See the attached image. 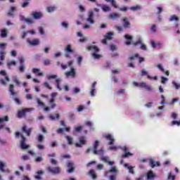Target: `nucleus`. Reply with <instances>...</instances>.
<instances>
[{
  "label": "nucleus",
  "instance_id": "51",
  "mask_svg": "<svg viewBox=\"0 0 180 180\" xmlns=\"http://www.w3.org/2000/svg\"><path fill=\"white\" fill-rule=\"evenodd\" d=\"M29 1H25L22 4L21 6L22 8H27V6H29Z\"/></svg>",
  "mask_w": 180,
  "mask_h": 180
},
{
  "label": "nucleus",
  "instance_id": "38",
  "mask_svg": "<svg viewBox=\"0 0 180 180\" xmlns=\"http://www.w3.org/2000/svg\"><path fill=\"white\" fill-rule=\"evenodd\" d=\"M110 18L112 19H117V18H120V15L117 13H113L110 15Z\"/></svg>",
  "mask_w": 180,
  "mask_h": 180
},
{
  "label": "nucleus",
  "instance_id": "15",
  "mask_svg": "<svg viewBox=\"0 0 180 180\" xmlns=\"http://www.w3.org/2000/svg\"><path fill=\"white\" fill-rule=\"evenodd\" d=\"M133 46H134L135 47L136 46H139V44H141V50H143L146 51V50H147V46L143 44V41L141 40V39H139L138 41H136V42H132Z\"/></svg>",
  "mask_w": 180,
  "mask_h": 180
},
{
  "label": "nucleus",
  "instance_id": "30",
  "mask_svg": "<svg viewBox=\"0 0 180 180\" xmlns=\"http://www.w3.org/2000/svg\"><path fill=\"white\" fill-rule=\"evenodd\" d=\"M89 175L93 178L94 179H96L98 178V176H96V174L95 173V170L91 169L89 172Z\"/></svg>",
  "mask_w": 180,
  "mask_h": 180
},
{
  "label": "nucleus",
  "instance_id": "4",
  "mask_svg": "<svg viewBox=\"0 0 180 180\" xmlns=\"http://www.w3.org/2000/svg\"><path fill=\"white\" fill-rule=\"evenodd\" d=\"M46 171L49 172V174H53V175H58L61 172V167H51L49 166L46 167Z\"/></svg>",
  "mask_w": 180,
  "mask_h": 180
},
{
  "label": "nucleus",
  "instance_id": "13",
  "mask_svg": "<svg viewBox=\"0 0 180 180\" xmlns=\"http://www.w3.org/2000/svg\"><path fill=\"white\" fill-rule=\"evenodd\" d=\"M121 150L124 153L122 155V158H127V157H131V155H133L130 152H129V148L127 146H124L121 148Z\"/></svg>",
  "mask_w": 180,
  "mask_h": 180
},
{
  "label": "nucleus",
  "instance_id": "57",
  "mask_svg": "<svg viewBox=\"0 0 180 180\" xmlns=\"http://www.w3.org/2000/svg\"><path fill=\"white\" fill-rule=\"evenodd\" d=\"M84 109V105H79L77 108V112H82Z\"/></svg>",
  "mask_w": 180,
  "mask_h": 180
},
{
  "label": "nucleus",
  "instance_id": "45",
  "mask_svg": "<svg viewBox=\"0 0 180 180\" xmlns=\"http://www.w3.org/2000/svg\"><path fill=\"white\" fill-rule=\"evenodd\" d=\"M50 64H51V60L49 59H45L44 60V65H50Z\"/></svg>",
  "mask_w": 180,
  "mask_h": 180
},
{
  "label": "nucleus",
  "instance_id": "63",
  "mask_svg": "<svg viewBox=\"0 0 180 180\" xmlns=\"http://www.w3.org/2000/svg\"><path fill=\"white\" fill-rule=\"evenodd\" d=\"M161 79H162V84H165V82L168 81V78L164 77H162Z\"/></svg>",
  "mask_w": 180,
  "mask_h": 180
},
{
  "label": "nucleus",
  "instance_id": "7",
  "mask_svg": "<svg viewBox=\"0 0 180 180\" xmlns=\"http://www.w3.org/2000/svg\"><path fill=\"white\" fill-rule=\"evenodd\" d=\"M133 85H134V86H137L139 88H144L145 89H146V91H152L153 90L151 86L148 85V84L146 82L139 83L137 82H133Z\"/></svg>",
  "mask_w": 180,
  "mask_h": 180
},
{
  "label": "nucleus",
  "instance_id": "33",
  "mask_svg": "<svg viewBox=\"0 0 180 180\" xmlns=\"http://www.w3.org/2000/svg\"><path fill=\"white\" fill-rule=\"evenodd\" d=\"M129 9L134 12L136 11H140V9H141V7L139 5H136V6L130 7Z\"/></svg>",
  "mask_w": 180,
  "mask_h": 180
},
{
  "label": "nucleus",
  "instance_id": "60",
  "mask_svg": "<svg viewBox=\"0 0 180 180\" xmlns=\"http://www.w3.org/2000/svg\"><path fill=\"white\" fill-rule=\"evenodd\" d=\"M41 161H43V158H41V157H37V158L35 159V162H41Z\"/></svg>",
  "mask_w": 180,
  "mask_h": 180
},
{
  "label": "nucleus",
  "instance_id": "29",
  "mask_svg": "<svg viewBox=\"0 0 180 180\" xmlns=\"http://www.w3.org/2000/svg\"><path fill=\"white\" fill-rule=\"evenodd\" d=\"M49 119L51 120H56L57 119L58 120L60 119V114H54L49 116Z\"/></svg>",
  "mask_w": 180,
  "mask_h": 180
},
{
  "label": "nucleus",
  "instance_id": "25",
  "mask_svg": "<svg viewBox=\"0 0 180 180\" xmlns=\"http://www.w3.org/2000/svg\"><path fill=\"white\" fill-rule=\"evenodd\" d=\"M124 37L128 40L125 42V44H127V46H130V44H131V41H133V37L129 34H125Z\"/></svg>",
  "mask_w": 180,
  "mask_h": 180
},
{
  "label": "nucleus",
  "instance_id": "34",
  "mask_svg": "<svg viewBox=\"0 0 180 180\" xmlns=\"http://www.w3.org/2000/svg\"><path fill=\"white\" fill-rule=\"evenodd\" d=\"M8 36V32L5 29H3L1 30V37L5 38L7 37Z\"/></svg>",
  "mask_w": 180,
  "mask_h": 180
},
{
  "label": "nucleus",
  "instance_id": "17",
  "mask_svg": "<svg viewBox=\"0 0 180 180\" xmlns=\"http://www.w3.org/2000/svg\"><path fill=\"white\" fill-rule=\"evenodd\" d=\"M33 131V128H29L27 129V126L23 125L22 127V133H25L26 136L30 137V136L32 134V131Z\"/></svg>",
  "mask_w": 180,
  "mask_h": 180
},
{
  "label": "nucleus",
  "instance_id": "49",
  "mask_svg": "<svg viewBox=\"0 0 180 180\" xmlns=\"http://www.w3.org/2000/svg\"><path fill=\"white\" fill-rule=\"evenodd\" d=\"M158 68H159V70H160V71H162V72H165V69H164V68L162 67V65L161 64L158 65Z\"/></svg>",
  "mask_w": 180,
  "mask_h": 180
},
{
  "label": "nucleus",
  "instance_id": "26",
  "mask_svg": "<svg viewBox=\"0 0 180 180\" xmlns=\"http://www.w3.org/2000/svg\"><path fill=\"white\" fill-rule=\"evenodd\" d=\"M40 175H44V172L43 170H39L37 172V175L34 176V178L37 180H41V176Z\"/></svg>",
  "mask_w": 180,
  "mask_h": 180
},
{
  "label": "nucleus",
  "instance_id": "47",
  "mask_svg": "<svg viewBox=\"0 0 180 180\" xmlns=\"http://www.w3.org/2000/svg\"><path fill=\"white\" fill-rule=\"evenodd\" d=\"M172 84L174 85L176 89H180V85L177 84L176 82H172Z\"/></svg>",
  "mask_w": 180,
  "mask_h": 180
},
{
  "label": "nucleus",
  "instance_id": "9",
  "mask_svg": "<svg viewBox=\"0 0 180 180\" xmlns=\"http://www.w3.org/2000/svg\"><path fill=\"white\" fill-rule=\"evenodd\" d=\"M32 110L31 108H24L22 110H18L17 116L18 119H22V117H26V114Z\"/></svg>",
  "mask_w": 180,
  "mask_h": 180
},
{
  "label": "nucleus",
  "instance_id": "48",
  "mask_svg": "<svg viewBox=\"0 0 180 180\" xmlns=\"http://www.w3.org/2000/svg\"><path fill=\"white\" fill-rule=\"evenodd\" d=\"M60 157L63 159H65V158L70 159V158H71V156L70 155H68V154L61 155Z\"/></svg>",
  "mask_w": 180,
  "mask_h": 180
},
{
  "label": "nucleus",
  "instance_id": "31",
  "mask_svg": "<svg viewBox=\"0 0 180 180\" xmlns=\"http://www.w3.org/2000/svg\"><path fill=\"white\" fill-rule=\"evenodd\" d=\"M170 22H174L175 20L176 22H179V18H178L176 15H172L169 18Z\"/></svg>",
  "mask_w": 180,
  "mask_h": 180
},
{
  "label": "nucleus",
  "instance_id": "23",
  "mask_svg": "<svg viewBox=\"0 0 180 180\" xmlns=\"http://www.w3.org/2000/svg\"><path fill=\"white\" fill-rule=\"evenodd\" d=\"M149 165L151 167V168H154L155 167H160V162L154 161L153 159L149 160Z\"/></svg>",
  "mask_w": 180,
  "mask_h": 180
},
{
  "label": "nucleus",
  "instance_id": "2",
  "mask_svg": "<svg viewBox=\"0 0 180 180\" xmlns=\"http://www.w3.org/2000/svg\"><path fill=\"white\" fill-rule=\"evenodd\" d=\"M8 91L11 95V96H13L14 101L15 102V103H17V105H22V102H20V100L18 98H16L18 96V92L15 91V86H13V84H10L9 87H8Z\"/></svg>",
  "mask_w": 180,
  "mask_h": 180
},
{
  "label": "nucleus",
  "instance_id": "37",
  "mask_svg": "<svg viewBox=\"0 0 180 180\" xmlns=\"http://www.w3.org/2000/svg\"><path fill=\"white\" fill-rule=\"evenodd\" d=\"M66 140H68V143L70 146L72 145V137L70 136H65Z\"/></svg>",
  "mask_w": 180,
  "mask_h": 180
},
{
  "label": "nucleus",
  "instance_id": "1",
  "mask_svg": "<svg viewBox=\"0 0 180 180\" xmlns=\"http://www.w3.org/2000/svg\"><path fill=\"white\" fill-rule=\"evenodd\" d=\"M15 137L17 139H19L20 137H21V140H20V148H22V150H27V148H29V147H30V146L26 144L27 139H26V137H25V136H23V134H20V132L16 131Z\"/></svg>",
  "mask_w": 180,
  "mask_h": 180
},
{
  "label": "nucleus",
  "instance_id": "42",
  "mask_svg": "<svg viewBox=\"0 0 180 180\" xmlns=\"http://www.w3.org/2000/svg\"><path fill=\"white\" fill-rule=\"evenodd\" d=\"M4 168H5V164L3 162H0V171L1 172H5V169Z\"/></svg>",
  "mask_w": 180,
  "mask_h": 180
},
{
  "label": "nucleus",
  "instance_id": "53",
  "mask_svg": "<svg viewBox=\"0 0 180 180\" xmlns=\"http://www.w3.org/2000/svg\"><path fill=\"white\" fill-rule=\"evenodd\" d=\"M44 86H45V88H48V89H51V86L47 82L44 83Z\"/></svg>",
  "mask_w": 180,
  "mask_h": 180
},
{
  "label": "nucleus",
  "instance_id": "46",
  "mask_svg": "<svg viewBox=\"0 0 180 180\" xmlns=\"http://www.w3.org/2000/svg\"><path fill=\"white\" fill-rule=\"evenodd\" d=\"M61 26L63 27H64L65 29H68L69 25H68V23L67 22H61Z\"/></svg>",
  "mask_w": 180,
  "mask_h": 180
},
{
  "label": "nucleus",
  "instance_id": "3",
  "mask_svg": "<svg viewBox=\"0 0 180 180\" xmlns=\"http://www.w3.org/2000/svg\"><path fill=\"white\" fill-rule=\"evenodd\" d=\"M100 143H101V141H96L93 144V151H94V154H95L96 155H103V148L98 150V147H99Z\"/></svg>",
  "mask_w": 180,
  "mask_h": 180
},
{
  "label": "nucleus",
  "instance_id": "22",
  "mask_svg": "<svg viewBox=\"0 0 180 180\" xmlns=\"http://www.w3.org/2000/svg\"><path fill=\"white\" fill-rule=\"evenodd\" d=\"M32 72H33V74H37V77H44V73H43V72H40V69L39 68H32Z\"/></svg>",
  "mask_w": 180,
  "mask_h": 180
},
{
  "label": "nucleus",
  "instance_id": "54",
  "mask_svg": "<svg viewBox=\"0 0 180 180\" xmlns=\"http://www.w3.org/2000/svg\"><path fill=\"white\" fill-rule=\"evenodd\" d=\"M19 71H20V72H25V65H21L19 67Z\"/></svg>",
  "mask_w": 180,
  "mask_h": 180
},
{
  "label": "nucleus",
  "instance_id": "62",
  "mask_svg": "<svg viewBox=\"0 0 180 180\" xmlns=\"http://www.w3.org/2000/svg\"><path fill=\"white\" fill-rule=\"evenodd\" d=\"M109 172H114V173H116V172H117V169H116V167H112L111 168V169L109 170Z\"/></svg>",
  "mask_w": 180,
  "mask_h": 180
},
{
  "label": "nucleus",
  "instance_id": "43",
  "mask_svg": "<svg viewBox=\"0 0 180 180\" xmlns=\"http://www.w3.org/2000/svg\"><path fill=\"white\" fill-rule=\"evenodd\" d=\"M139 53H136L134 56H131L129 58V60H130V61H133L134 60L135 58H139Z\"/></svg>",
  "mask_w": 180,
  "mask_h": 180
},
{
  "label": "nucleus",
  "instance_id": "14",
  "mask_svg": "<svg viewBox=\"0 0 180 180\" xmlns=\"http://www.w3.org/2000/svg\"><path fill=\"white\" fill-rule=\"evenodd\" d=\"M85 136H82L79 138V142L75 143V147L81 148L82 146H85L86 144V141H85Z\"/></svg>",
  "mask_w": 180,
  "mask_h": 180
},
{
  "label": "nucleus",
  "instance_id": "44",
  "mask_svg": "<svg viewBox=\"0 0 180 180\" xmlns=\"http://www.w3.org/2000/svg\"><path fill=\"white\" fill-rule=\"evenodd\" d=\"M56 11V7L55 6H49L47 7V11L48 12H54Z\"/></svg>",
  "mask_w": 180,
  "mask_h": 180
},
{
  "label": "nucleus",
  "instance_id": "16",
  "mask_svg": "<svg viewBox=\"0 0 180 180\" xmlns=\"http://www.w3.org/2000/svg\"><path fill=\"white\" fill-rule=\"evenodd\" d=\"M65 77L68 78V77H72V78H75L77 75V72L74 68H70V71H68L65 73Z\"/></svg>",
  "mask_w": 180,
  "mask_h": 180
},
{
  "label": "nucleus",
  "instance_id": "28",
  "mask_svg": "<svg viewBox=\"0 0 180 180\" xmlns=\"http://www.w3.org/2000/svg\"><path fill=\"white\" fill-rule=\"evenodd\" d=\"M16 11V7L15 6H11L10 10L8 12V16H13V12Z\"/></svg>",
  "mask_w": 180,
  "mask_h": 180
},
{
  "label": "nucleus",
  "instance_id": "50",
  "mask_svg": "<svg viewBox=\"0 0 180 180\" xmlns=\"http://www.w3.org/2000/svg\"><path fill=\"white\" fill-rule=\"evenodd\" d=\"M47 78L48 79H55L56 78H57V75H49Z\"/></svg>",
  "mask_w": 180,
  "mask_h": 180
},
{
  "label": "nucleus",
  "instance_id": "27",
  "mask_svg": "<svg viewBox=\"0 0 180 180\" xmlns=\"http://www.w3.org/2000/svg\"><path fill=\"white\" fill-rule=\"evenodd\" d=\"M156 175L153 172V171H149L147 174V179L154 180V178H155Z\"/></svg>",
  "mask_w": 180,
  "mask_h": 180
},
{
  "label": "nucleus",
  "instance_id": "19",
  "mask_svg": "<svg viewBox=\"0 0 180 180\" xmlns=\"http://www.w3.org/2000/svg\"><path fill=\"white\" fill-rule=\"evenodd\" d=\"M86 21L91 25H94L95 23V20H94V11L89 12V17L86 19Z\"/></svg>",
  "mask_w": 180,
  "mask_h": 180
},
{
  "label": "nucleus",
  "instance_id": "18",
  "mask_svg": "<svg viewBox=\"0 0 180 180\" xmlns=\"http://www.w3.org/2000/svg\"><path fill=\"white\" fill-rule=\"evenodd\" d=\"M104 139L105 140H109V146H112L113 144V141H115V139H113V136L110 135V134H105L103 135Z\"/></svg>",
  "mask_w": 180,
  "mask_h": 180
},
{
  "label": "nucleus",
  "instance_id": "64",
  "mask_svg": "<svg viewBox=\"0 0 180 180\" xmlns=\"http://www.w3.org/2000/svg\"><path fill=\"white\" fill-rule=\"evenodd\" d=\"M25 22H26L27 23H30V24H32V23H33V20H32V19H30V18H26V19H25Z\"/></svg>",
  "mask_w": 180,
  "mask_h": 180
},
{
  "label": "nucleus",
  "instance_id": "35",
  "mask_svg": "<svg viewBox=\"0 0 180 180\" xmlns=\"http://www.w3.org/2000/svg\"><path fill=\"white\" fill-rule=\"evenodd\" d=\"M13 65H16V62L15 60H11L7 63V67L8 68H9V70H11V67Z\"/></svg>",
  "mask_w": 180,
  "mask_h": 180
},
{
  "label": "nucleus",
  "instance_id": "6",
  "mask_svg": "<svg viewBox=\"0 0 180 180\" xmlns=\"http://www.w3.org/2000/svg\"><path fill=\"white\" fill-rule=\"evenodd\" d=\"M4 122H9V117H8V115L0 118V130L5 129L7 131H8V133H11V129H9V127H5L6 124H4Z\"/></svg>",
  "mask_w": 180,
  "mask_h": 180
},
{
  "label": "nucleus",
  "instance_id": "40",
  "mask_svg": "<svg viewBox=\"0 0 180 180\" xmlns=\"http://www.w3.org/2000/svg\"><path fill=\"white\" fill-rule=\"evenodd\" d=\"M43 140H44V136L39 134L37 136V141L38 143H43Z\"/></svg>",
  "mask_w": 180,
  "mask_h": 180
},
{
  "label": "nucleus",
  "instance_id": "41",
  "mask_svg": "<svg viewBox=\"0 0 180 180\" xmlns=\"http://www.w3.org/2000/svg\"><path fill=\"white\" fill-rule=\"evenodd\" d=\"M61 79H56V87L58 88V89H59V91H61V86H60V82Z\"/></svg>",
  "mask_w": 180,
  "mask_h": 180
},
{
  "label": "nucleus",
  "instance_id": "21",
  "mask_svg": "<svg viewBox=\"0 0 180 180\" xmlns=\"http://www.w3.org/2000/svg\"><path fill=\"white\" fill-rule=\"evenodd\" d=\"M97 6L98 8H101L102 11L103 12H109L110 11V7H109L108 6H106V4H97Z\"/></svg>",
  "mask_w": 180,
  "mask_h": 180
},
{
  "label": "nucleus",
  "instance_id": "32",
  "mask_svg": "<svg viewBox=\"0 0 180 180\" xmlns=\"http://www.w3.org/2000/svg\"><path fill=\"white\" fill-rule=\"evenodd\" d=\"M49 104H50L51 109H54V108L56 106V100H54V98H51L49 101Z\"/></svg>",
  "mask_w": 180,
  "mask_h": 180
},
{
  "label": "nucleus",
  "instance_id": "10",
  "mask_svg": "<svg viewBox=\"0 0 180 180\" xmlns=\"http://www.w3.org/2000/svg\"><path fill=\"white\" fill-rule=\"evenodd\" d=\"M113 39V32H108L104 36V39H102L101 43L103 44H108V40H112Z\"/></svg>",
  "mask_w": 180,
  "mask_h": 180
},
{
  "label": "nucleus",
  "instance_id": "36",
  "mask_svg": "<svg viewBox=\"0 0 180 180\" xmlns=\"http://www.w3.org/2000/svg\"><path fill=\"white\" fill-rule=\"evenodd\" d=\"M65 50L66 53H74V51L72 50V49L71 48V45L70 44L67 45Z\"/></svg>",
  "mask_w": 180,
  "mask_h": 180
},
{
  "label": "nucleus",
  "instance_id": "20",
  "mask_svg": "<svg viewBox=\"0 0 180 180\" xmlns=\"http://www.w3.org/2000/svg\"><path fill=\"white\" fill-rule=\"evenodd\" d=\"M122 22L123 27H124V29H129V27H130V21H129V18H127V17H124L122 18Z\"/></svg>",
  "mask_w": 180,
  "mask_h": 180
},
{
  "label": "nucleus",
  "instance_id": "55",
  "mask_svg": "<svg viewBox=\"0 0 180 180\" xmlns=\"http://www.w3.org/2000/svg\"><path fill=\"white\" fill-rule=\"evenodd\" d=\"M56 132L58 134H61L62 133L64 132V128H59L57 129Z\"/></svg>",
  "mask_w": 180,
  "mask_h": 180
},
{
  "label": "nucleus",
  "instance_id": "39",
  "mask_svg": "<svg viewBox=\"0 0 180 180\" xmlns=\"http://www.w3.org/2000/svg\"><path fill=\"white\" fill-rule=\"evenodd\" d=\"M106 2H111L112 4V6L115 8H117L118 6H117V4H116V1L115 0H105Z\"/></svg>",
  "mask_w": 180,
  "mask_h": 180
},
{
  "label": "nucleus",
  "instance_id": "12",
  "mask_svg": "<svg viewBox=\"0 0 180 180\" xmlns=\"http://www.w3.org/2000/svg\"><path fill=\"white\" fill-rule=\"evenodd\" d=\"M67 168H68V174H72V172H74V171H75V166L74 165V162L72 161L68 162Z\"/></svg>",
  "mask_w": 180,
  "mask_h": 180
},
{
  "label": "nucleus",
  "instance_id": "11",
  "mask_svg": "<svg viewBox=\"0 0 180 180\" xmlns=\"http://www.w3.org/2000/svg\"><path fill=\"white\" fill-rule=\"evenodd\" d=\"M27 43H28L30 46L34 47L35 46H39L40 44V40H39V39H30V38H28L27 39Z\"/></svg>",
  "mask_w": 180,
  "mask_h": 180
},
{
  "label": "nucleus",
  "instance_id": "24",
  "mask_svg": "<svg viewBox=\"0 0 180 180\" xmlns=\"http://www.w3.org/2000/svg\"><path fill=\"white\" fill-rule=\"evenodd\" d=\"M32 17L36 20L41 19V18H43V14L40 12H34L32 13Z\"/></svg>",
  "mask_w": 180,
  "mask_h": 180
},
{
  "label": "nucleus",
  "instance_id": "52",
  "mask_svg": "<svg viewBox=\"0 0 180 180\" xmlns=\"http://www.w3.org/2000/svg\"><path fill=\"white\" fill-rule=\"evenodd\" d=\"M168 179L175 180V175H172V173H169Z\"/></svg>",
  "mask_w": 180,
  "mask_h": 180
},
{
  "label": "nucleus",
  "instance_id": "61",
  "mask_svg": "<svg viewBox=\"0 0 180 180\" xmlns=\"http://www.w3.org/2000/svg\"><path fill=\"white\" fill-rule=\"evenodd\" d=\"M39 32L40 34H44V30L43 29V27H39Z\"/></svg>",
  "mask_w": 180,
  "mask_h": 180
},
{
  "label": "nucleus",
  "instance_id": "5",
  "mask_svg": "<svg viewBox=\"0 0 180 180\" xmlns=\"http://www.w3.org/2000/svg\"><path fill=\"white\" fill-rule=\"evenodd\" d=\"M86 50H88V51H91V50H94V53H92L93 57H94V58L96 59L101 58V55L96 53H99V48H98V46H89L86 47Z\"/></svg>",
  "mask_w": 180,
  "mask_h": 180
},
{
  "label": "nucleus",
  "instance_id": "58",
  "mask_svg": "<svg viewBox=\"0 0 180 180\" xmlns=\"http://www.w3.org/2000/svg\"><path fill=\"white\" fill-rule=\"evenodd\" d=\"M141 75L142 77H144L146 75H147V77L148 76V73L147 72V71H146V70H141Z\"/></svg>",
  "mask_w": 180,
  "mask_h": 180
},
{
  "label": "nucleus",
  "instance_id": "56",
  "mask_svg": "<svg viewBox=\"0 0 180 180\" xmlns=\"http://www.w3.org/2000/svg\"><path fill=\"white\" fill-rule=\"evenodd\" d=\"M81 130H82V126L76 127L75 128V131H77V132H79V131H81Z\"/></svg>",
  "mask_w": 180,
  "mask_h": 180
},
{
  "label": "nucleus",
  "instance_id": "59",
  "mask_svg": "<svg viewBox=\"0 0 180 180\" xmlns=\"http://www.w3.org/2000/svg\"><path fill=\"white\" fill-rule=\"evenodd\" d=\"M13 82H15L17 85H20V82H19V79L17 77L13 79Z\"/></svg>",
  "mask_w": 180,
  "mask_h": 180
},
{
  "label": "nucleus",
  "instance_id": "8",
  "mask_svg": "<svg viewBox=\"0 0 180 180\" xmlns=\"http://www.w3.org/2000/svg\"><path fill=\"white\" fill-rule=\"evenodd\" d=\"M5 47H6V44L1 43L0 44V60L1 61H5V56H6V51H5Z\"/></svg>",
  "mask_w": 180,
  "mask_h": 180
}]
</instances>
